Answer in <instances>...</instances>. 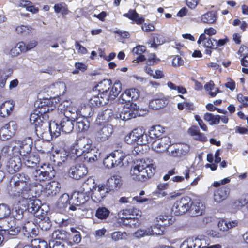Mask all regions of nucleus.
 <instances>
[{"instance_id":"1","label":"nucleus","mask_w":248,"mask_h":248,"mask_svg":"<svg viewBox=\"0 0 248 248\" xmlns=\"http://www.w3.org/2000/svg\"><path fill=\"white\" fill-rule=\"evenodd\" d=\"M11 182L15 189V196L30 199L32 197L30 188L31 181L29 176L23 173H17L13 176Z\"/></svg>"},{"instance_id":"2","label":"nucleus","mask_w":248,"mask_h":248,"mask_svg":"<svg viewBox=\"0 0 248 248\" xmlns=\"http://www.w3.org/2000/svg\"><path fill=\"white\" fill-rule=\"evenodd\" d=\"M93 179L89 178L82 185L80 191L74 192L71 197L73 204L69 207L70 210H77V207L85 203L91 198V191L93 188Z\"/></svg>"},{"instance_id":"3","label":"nucleus","mask_w":248,"mask_h":248,"mask_svg":"<svg viewBox=\"0 0 248 248\" xmlns=\"http://www.w3.org/2000/svg\"><path fill=\"white\" fill-rule=\"evenodd\" d=\"M155 169L153 165H136L131 168L130 173L132 179L143 182L153 176Z\"/></svg>"},{"instance_id":"4","label":"nucleus","mask_w":248,"mask_h":248,"mask_svg":"<svg viewBox=\"0 0 248 248\" xmlns=\"http://www.w3.org/2000/svg\"><path fill=\"white\" fill-rule=\"evenodd\" d=\"M165 230L163 225L157 223L149 228L138 229L134 233L133 236L136 238L140 239L145 236L161 235L164 234Z\"/></svg>"},{"instance_id":"5","label":"nucleus","mask_w":248,"mask_h":248,"mask_svg":"<svg viewBox=\"0 0 248 248\" xmlns=\"http://www.w3.org/2000/svg\"><path fill=\"white\" fill-rule=\"evenodd\" d=\"M147 137V134L141 129L136 128L125 137L124 140L128 144L146 145L148 141Z\"/></svg>"},{"instance_id":"6","label":"nucleus","mask_w":248,"mask_h":248,"mask_svg":"<svg viewBox=\"0 0 248 248\" xmlns=\"http://www.w3.org/2000/svg\"><path fill=\"white\" fill-rule=\"evenodd\" d=\"M32 175L36 181H45L49 180L54 177L55 171L50 164H44L38 169L32 172Z\"/></svg>"},{"instance_id":"7","label":"nucleus","mask_w":248,"mask_h":248,"mask_svg":"<svg viewBox=\"0 0 248 248\" xmlns=\"http://www.w3.org/2000/svg\"><path fill=\"white\" fill-rule=\"evenodd\" d=\"M84 144L85 154H84V161L87 162H93L97 160L100 156V153L99 150L92 145V141L88 138H84L81 141Z\"/></svg>"},{"instance_id":"8","label":"nucleus","mask_w":248,"mask_h":248,"mask_svg":"<svg viewBox=\"0 0 248 248\" xmlns=\"http://www.w3.org/2000/svg\"><path fill=\"white\" fill-rule=\"evenodd\" d=\"M49 108H46L44 110L41 109L39 112L42 114V120H39V123L34 125L35 133L38 138L43 139V135L47 132L49 126L48 115L47 112L49 111Z\"/></svg>"},{"instance_id":"9","label":"nucleus","mask_w":248,"mask_h":248,"mask_svg":"<svg viewBox=\"0 0 248 248\" xmlns=\"http://www.w3.org/2000/svg\"><path fill=\"white\" fill-rule=\"evenodd\" d=\"M125 154L115 151L108 155L104 159L103 164L108 169H111L116 166H122L123 161L125 158Z\"/></svg>"},{"instance_id":"10","label":"nucleus","mask_w":248,"mask_h":248,"mask_svg":"<svg viewBox=\"0 0 248 248\" xmlns=\"http://www.w3.org/2000/svg\"><path fill=\"white\" fill-rule=\"evenodd\" d=\"M93 185V188L91 191V198L94 202H100L104 200L111 190L107 185L100 184L97 186L94 179Z\"/></svg>"},{"instance_id":"11","label":"nucleus","mask_w":248,"mask_h":248,"mask_svg":"<svg viewBox=\"0 0 248 248\" xmlns=\"http://www.w3.org/2000/svg\"><path fill=\"white\" fill-rule=\"evenodd\" d=\"M69 111L64 113L63 117L59 121L62 132L63 133H70L74 128L75 115L77 114L74 112L72 115H69Z\"/></svg>"},{"instance_id":"12","label":"nucleus","mask_w":248,"mask_h":248,"mask_svg":"<svg viewBox=\"0 0 248 248\" xmlns=\"http://www.w3.org/2000/svg\"><path fill=\"white\" fill-rule=\"evenodd\" d=\"M191 201L188 196H185L177 200L172 207V211L176 216L182 215L188 211Z\"/></svg>"},{"instance_id":"13","label":"nucleus","mask_w":248,"mask_h":248,"mask_svg":"<svg viewBox=\"0 0 248 248\" xmlns=\"http://www.w3.org/2000/svg\"><path fill=\"white\" fill-rule=\"evenodd\" d=\"M53 102L50 99L44 98L40 101V103L37 105L38 109H36L34 112L31 114L30 116V121L31 124H34V125L36 123H39V120H42V114H40L39 111L41 109L44 110L46 108H49L51 106Z\"/></svg>"},{"instance_id":"14","label":"nucleus","mask_w":248,"mask_h":248,"mask_svg":"<svg viewBox=\"0 0 248 248\" xmlns=\"http://www.w3.org/2000/svg\"><path fill=\"white\" fill-rule=\"evenodd\" d=\"M190 150L189 146L185 143L172 144L168 150L169 155L173 157L181 158L186 155Z\"/></svg>"},{"instance_id":"15","label":"nucleus","mask_w":248,"mask_h":248,"mask_svg":"<svg viewBox=\"0 0 248 248\" xmlns=\"http://www.w3.org/2000/svg\"><path fill=\"white\" fill-rule=\"evenodd\" d=\"M139 109V107L136 103L131 102L129 107L124 108L121 113L116 115V118H120L123 121H127L135 118L140 115Z\"/></svg>"},{"instance_id":"16","label":"nucleus","mask_w":248,"mask_h":248,"mask_svg":"<svg viewBox=\"0 0 248 248\" xmlns=\"http://www.w3.org/2000/svg\"><path fill=\"white\" fill-rule=\"evenodd\" d=\"M38 201L34 198L32 195V197L28 200L26 203V212L33 215L36 217L40 218L42 214H43V210L41 208V206L38 203Z\"/></svg>"},{"instance_id":"17","label":"nucleus","mask_w":248,"mask_h":248,"mask_svg":"<svg viewBox=\"0 0 248 248\" xmlns=\"http://www.w3.org/2000/svg\"><path fill=\"white\" fill-rule=\"evenodd\" d=\"M20 198L17 202L13 204L12 214L16 219L20 220L22 219L24 216V214L26 212V203L28 199L23 198Z\"/></svg>"},{"instance_id":"18","label":"nucleus","mask_w":248,"mask_h":248,"mask_svg":"<svg viewBox=\"0 0 248 248\" xmlns=\"http://www.w3.org/2000/svg\"><path fill=\"white\" fill-rule=\"evenodd\" d=\"M23 231L24 237L31 242L33 238L37 236L39 233L38 227L31 221H28L25 223Z\"/></svg>"},{"instance_id":"19","label":"nucleus","mask_w":248,"mask_h":248,"mask_svg":"<svg viewBox=\"0 0 248 248\" xmlns=\"http://www.w3.org/2000/svg\"><path fill=\"white\" fill-rule=\"evenodd\" d=\"M122 215L130 216V227L136 228L140 224V218L141 217V212L136 209H125L121 211Z\"/></svg>"},{"instance_id":"20","label":"nucleus","mask_w":248,"mask_h":248,"mask_svg":"<svg viewBox=\"0 0 248 248\" xmlns=\"http://www.w3.org/2000/svg\"><path fill=\"white\" fill-rule=\"evenodd\" d=\"M17 126L15 121H10L0 129V140H6L14 135Z\"/></svg>"},{"instance_id":"21","label":"nucleus","mask_w":248,"mask_h":248,"mask_svg":"<svg viewBox=\"0 0 248 248\" xmlns=\"http://www.w3.org/2000/svg\"><path fill=\"white\" fill-rule=\"evenodd\" d=\"M88 172L87 168L83 164H78L72 166L69 170V176L74 179L79 180Z\"/></svg>"},{"instance_id":"22","label":"nucleus","mask_w":248,"mask_h":248,"mask_svg":"<svg viewBox=\"0 0 248 248\" xmlns=\"http://www.w3.org/2000/svg\"><path fill=\"white\" fill-rule=\"evenodd\" d=\"M113 132V128L111 124H106L98 129L95 133L96 140L98 142L105 141L108 140Z\"/></svg>"},{"instance_id":"23","label":"nucleus","mask_w":248,"mask_h":248,"mask_svg":"<svg viewBox=\"0 0 248 248\" xmlns=\"http://www.w3.org/2000/svg\"><path fill=\"white\" fill-rule=\"evenodd\" d=\"M73 204L71 202V198L67 193L62 194L58 200L56 205L57 211L62 214L64 213L65 212L67 211L69 207Z\"/></svg>"},{"instance_id":"24","label":"nucleus","mask_w":248,"mask_h":248,"mask_svg":"<svg viewBox=\"0 0 248 248\" xmlns=\"http://www.w3.org/2000/svg\"><path fill=\"white\" fill-rule=\"evenodd\" d=\"M112 82L110 79H104L99 82L93 88L98 91L103 98L108 99V93L111 88Z\"/></svg>"},{"instance_id":"25","label":"nucleus","mask_w":248,"mask_h":248,"mask_svg":"<svg viewBox=\"0 0 248 248\" xmlns=\"http://www.w3.org/2000/svg\"><path fill=\"white\" fill-rule=\"evenodd\" d=\"M153 146L156 149L157 152H163L170 150V140L167 136L162 137L156 140L152 141Z\"/></svg>"},{"instance_id":"26","label":"nucleus","mask_w":248,"mask_h":248,"mask_svg":"<svg viewBox=\"0 0 248 248\" xmlns=\"http://www.w3.org/2000/svg\"><path fill=\"white\" fill-rule=\"evenodd\" d=\"M77 115H75L74 127L76 131L82 132L87 131L90 127V122L87 118L79 116V113L77 112Z\"/></svg>"},{"instance_id":"27","label":"nucleus","mask_w":248,"mask_h":248,"mask_svg":"<svg viewBox=\"0 0 248 248\" xmlns=\"http://www.w3.org/2000/svg\"><path fill=\"white\" fill-rule=\"evenodd\" d=\"M22 164L19 158L14 157L10 158L6 163L5 169L10 174H14L19 170Z\"/></svg>"},{"instance_id":"28","label":"nucleus","mask_w":248,"mask_h":248,"mask_svg":"<svg viewBox=\"0 0 248 248\" xmlns=\"http://www.w3.org/2000/svg\"><path fill=\"white\" fill-rule=\"evenodd\" d=\"M32 144V140L30 137L26 138L21 142L19 152L22 157L31 154Z\"/></svg>"},{"instance_id":"29","label":"nucleus","mask_w":248,"mask_h":248,"mask_svg":"<svg viewBox=\"0 0 248 248\" xmlns=\"http://www.w3.org/2000/svg\"><path fill=\"white\" fill-rule=\"evenodd\" d=\"M230 189L227 186H222L216 189L214 194V198L217 202H220L226 200L229 196Z\"/></svg>"},{"instance_id":"30","label":"nucleus","mask_w":248,"mask_h":248,"mask_svg":"<svg viewBox=\"0 0 248 248\" xmlns=\"http://www.w3.org/2000/svg\"><path fill=\"white\" fill-rule=\"evenodd\" d=\"M164 132V128L160 125L153 126L147 134L148 143H151L155 139L159 138Z\"/></svg>"},{"instance_id":"31","label":"nucleus","mask_w":248,"mask_h":248,"mask_svg":"<svg viewBox=\"0 0 248 248\" xmlns=\"http://www.w3.org/2000/svg\"><path fill=\"white\" fill-rule=\"evenodd\" d=\"M68 151L63 149L55 151V154L53 155L54 161L57 166H60L62 163H65L66 161H69Z\"/></svg>"},{"instance_id":"32","label":"nucleus","mask_w":248,"mask_h":248,"mask_svg":"<svg viewBox=\"0 0 248 248\" xmlns=\"http://www.w3.org/2000/svg\"><path fill=\"white\" fill-rule=\"evenodd\" d=\"M70 234L62 229L56 230L52 233V237L55 238V240L60 241L66 244L70 243Z\"/></svg>"},{"instance_id":"33","label":"nucleus","mask_w":248,"mask_h":248,"mask_svg":"<svg viewBox=\"0 0 248 248\" xmlns=\"http://www.w3.org/2000/svg\"><path fill=\"white\" fill-rule=\"evenodd\" d=\"M97 118L100 123H107L111 122L113 119L117 118L111 109L107 108L99 113Z\"/></svg>"},{"instance_id":"34","label":"nucleus","mask_w":248,"mask_h":248,"mask_svg":"<svg viewBox=\"0 0 248 248\" xmlns=\"http://www.w3.org/2000/svg\"><path fill=\"white\" fill-rule=\"evenodd\" d=\"M168 100L163 95L159 98H155L149 102V107L154 110H157L165 107L168 103Z\"/></svg>"},{"instance_id":"35","label":"nucleus","mask_w":248,"mask_h":248,"mask_svg":"<svg viewBox=\"0 0 248 248\" xmlns=\"http://www.w3.org/2000/svg\"><path fill=\"white\" fill-rule=\"evenodd\" d=\"M23 159L27 167L33 168L40 161V157L37 154H30L23 157Z\"/></svg>"},{"instance_id":"36","label":"nucleus","mask_w":248,"mask_h":248,"mask_svg":"<svg viewBox=\"0 0 248 248\" xmlns=\"http://www.w3.org/2000/svg\"><path fill=\"white\" fill-rule=\"evenodd\" d=\"M238 220H227L222 219L220 220L218 223V227L220 230L222 231H227L229 229L236 227L238 224Z\"/></svg>"},{"instance_id":"37","label":"nucleus","mask_w":248,"mask_h":248,"mask_svg":"<svg viewBox=\"0 0 248 248\" xmlns=\"http://www.w3.org/2000/svg\"><path fill=\"white\" fill-rule=\"evenodd\" d=\"M60 184L56 181H53L47 185L46 193L47 196H55L60 192Z\"/></svg>"},{"instance_id":"38","label":"nucleus","mask_w":248,"mask_h":248,"mask_svg":"<svg viewBox=\"0 0 248 248\" xmlns=\"http://www.w3.org/2000/svg\"><path fill=\"white\" fill-rule=\"evenodd\" d=\"M189 209L188 212L191 216H198L202 215L204 211V207L203 205L200 203L198 205L194 204L193 202L191 201L190 205L189 206Z\"/></svg>"},{"instance_id":"39","label":"nucleus","mask_w":248,"mask_h":248,"mask_svg":"<svg viewBox=\"0 0 248 248\" xmlns=\"http://www.w3.org/2000/svg\"><path fill=\"white\" fill-rule=\"evenodd\" d=\"M14 106L10 101H6L3 103L0 107V115L2 117H6L9 116L13 110Z\"/></svg>"},{"instance_id":"40","label":"nucleus","mask_w":248,"mask_h":248,"mask_svg":"<svg viewBox=\"0 0 248 248\" xmlns=\"http://www.w3.org/2000/svg\"><path fill=\"white\" fill-rule=\"evenodd\" d=\"M121 185V180L120 177L117 175L111 177L108 180L107 182V186L111 191L114 188L120 187Z\"/></svg>"},{"instance_id":"41","label":"nucleus","mask_w":248,"mask_h":248,"mask_svg":"<svg viewBox=\"0 0 248 248\" xmlns=\"http://www.w3.org/2000/svg\"><path fill=\"white\" fill-rule=\"evenodd\" d=\"M60 125L59 121L57 122L54 121L52 123L49 122L48 130L52 137H57L62 132L61 129L60 128Z\"/></svg>"},{"instance_id":"42","label":"nucleus","mask_w":248,"mask_h":248,"mask_svg":"<svg viewBox=\"0 0 248 248\" xmlns=\"http://www.w3.org/2000/svg\"><path fill=\"white\" fill-rule=\"evenodd\" d=\"M122 89L121 83L120 81L117 80L115 82L111 88L108 93V99H114L120 93Z\"/></svg>"},{"instance_id":"43","label":"nucleus","mask_w":248,"mask_h":248,"mask_svg":"<svg viewBox=\"0 0 248 248\" xmlns=\"http://www.w3.org/2000/svg\"><path fill=\"white\" fill-rule=\"evenodd\" d=\"M219 115H214L211 113H206L204 114V120L208 122L210 125H217L220 122Z\"/></svg>"},{"instance_id":"44","label":"nucleus","mask_w":248,"mask_h":248,"mask_svg":"<svg viewBox=\"0 0 248 248\" xmlns=\"http://www.w3.org/2000/svg\"><path fill=\"white\" fill-rule=\"evenodd\" d=\"M110 211L105 207H99L96 210L95 216L100 219H106L110 214Z\"/></svg>"},{"instance_id":"45","label":"nucleus","mask_w":248,"mask_h":248,"mask_svg":"<svg viewBox=\"0 0 248 248\" xmlns=\"http://www.w3.org/2000/svg\"><path fill=\"white\" fill-rule=\"evenodd\" d=\"M39 218L41 219L39 222V226L42 230L47 231L51 228L52 223L49 217L46 216L44 217L42 214L41 217Z\"/></svg>"},{"instance_id":"46","label":"nucleus","mask_w":248,"mask_h":248,"mask_svg":"<svg viewBox=\"0 0 248 248\" xmlns=\"http://www.w3.org/2000/svg\"><path fill=\"white\" fill-rule=\"evenodd\" d=\"M136 201L139 203H143L149 201V199L135 196L133 198L122 197L120 198L119 202L121 203H126L131 202L132 201Z\"/></svg>"},{"instance_id":"47","label":"nucleus","mask_w":248,"mask_h":248,"mask_svg":"<svg viewBox=\"0 0 248 248\" xmlns=\"http://www.w3.org/2000/svg\"><path fill=\"white\" fill-rule=\"evenodd\" d=\"M216 14L215 12H208L201 17L202 21L205 23L212 24L216 20Z\"/></svg>"},{"instance_id":"48","label":"nucleus","mask_w":248,"mask_h":248,"mask_svg":"<svg viewBox=\"0 0 248 248\" xmlns=\"http://www.w3.org/2000/svg\"><path fill=\"white\" fill-rule=\"evenodd\" d=\"M108 99H105L103 98V96L99 94V93L97 95H94L93 97H92L90 100V103L93 105H103L108 103Z\"/></svg>"},{"instance_id":"49","label":"nucleus","mask_w":248,"mask_h":248,"mask_svg":"<svg viewBox=\"0 0 248 248\" xmlns=\"http://www.w3.org/2000/svg\"><path fill=\"white\" fill-rule=\"evenodd\" d=\"M19 7H25L26 10L31 12L33 14L37 13L38 12V8L32 5L31 1L28 0L20 1L18 4Z\"/></svg>"},{"instance_id":"50","label":"nucleus","mask_w":248,"mask_h":248,"mask_svg":"<svg viewBox=\"0 0 248 248\" xmlns=\"http://www.w3.org/2000/svg\"><path fill=\"white\" fill-rule=\"evenodd\" d=\"M92 109V108L89 105L81 107L80 110H79V116L88 119L93 113Z\"/></svg>"},{"instance_id":"51","label":"nucleus","mask_w":248,"mask_h":248,"mask_svg":"<svg viewBox=\"0 0 248 248\" xmlns=\"http://www.w3.org/2000/svg\"><path fill=\"white\" fill-rule=\"evenodd\" d=\"M193 238L194 248H221L222 246L219 244L211 245L210 247L202 246V238L197 237Z\"/></svg>"},{"instance_id":"52","label":"nucleus","mask_w":248,"mask_h":248,"mask_svg":"<svg viewBox=\"0 0 248 248\" xmlns=\"http://www.w3.org/2000/svg\"><path fill=\"white\" fill-rule=\"evenodd\" d=\"M11 213V210L7 205L4 203L0 204V219L7 218Z\"/></svg>"},{"instance_id":"53","label":"nucleus","mask_w":248,"mask_h":248,"mask_svg":"<svg viewBox=\"0 0 248 248\" xmlns=\"http://www.w3.org/2000/svg\"><path fill=\"white\" fill-rule=\"evenodd\" d=\"M54 11L56 13H61L62 15L68 14V9L67 5L64 3H60L56 4L54 6Z\"/></svg>"},{"instance_id":"54","label":"nucleus","mask_w":248,"mask_h":248,"mask_svg":"<svg viewBox=\"0 0 248 248\" xmlns=\"http://www.w3.org/2000/svg\"><path fill=\"white\" fill-rule=\"evenodd\" d=\"M32 245H34L35 248H48V245L46 241L40 239L32 240Z\"/></svg>"},{"instance_id":"55","label":"nucleus","mask_w":248,"mask_h":248,"mask_svg":"<svg viewBox=\"0 0 248 248\" xmlns=\"http://www.w3.org/2000/svg\"><path fill=\"white\" fill-rule=\"evenodd\" d=\"M190 170L188 169H186L183 172L184 177L182 176H175L171 178V180L175 182H181L184 180V178L186 180H188L189 178Z\"/></svg>"},{"instance_id":"56","label":"nucleus","mask_w":248,"mask_h":248,"mask_svg":"<svg viewBox=\"0 0 248 248\" xmlns=\"http://www.w3.org/2000/svg\"><path fill=\"white\" fill-rule=\"evenodd\" d=\"M170 216L166 215H160L156 217L157 221L158 222L161 221L162 225L165 227L166 226L169 225L171 223V219L170 218Z\"/></svg>"},{"instance_id":"57","label":"nucleus","mask_w":248,"mask_h":248,"mask_svg":"<svg viewBox=\"0 0 248 248\" xmlns=\"http://www.w3.org/2000/svg\"><path fill=\"white\" fill-rule=\"evenodd\" d=\"M20 227L18 226H11L7 229H4L5 233H7L10 235L15 236L17 235L20 231Z\"/></svg>"},{"instance_id":"58","label":"nucleus","mask_w":248,"mask_h":248,"mask_svg":"<svg viewBox=\"0 0 248 248\" xmlns=\"http://www.w3.org/2000/svg\"><path fill=\"white\" fill-rule=\"evenodd\" d=\"M126 236V233L124 232H122L120 231L114 232L111 234V238L115 241H117L123 239Z\"/></svg>"},{"instance_id":"59","label":"nucleus","mask_w":248,"mask_h":248,"mask_svg":"<svg viewBox=\"0 0 248 248\" xmlns=\"http://www.w3.org/2000/svg\"><path fill=\"white\" fill-rule=\"evenodd\" d=\"M82 140H81L79 141H78V144H80L81 146H83V148L82 149H78L75 147V150L74 151L75 152V154L76 155L75 156H73V157H78L80 156H83L84 157V154H85V151H84V144L86 143H83L81 141Z\"/></svg>"},{"instance_id":"60","label":"nucleus","mask_w":248,"mask_h":248,"mask_svg":"<svg viewBox=\"0 0 248 248\" xmlns=\"http://www.w3.org/2000/svg\"><path fill=\"white\" fill-rule=\"evenodd\" d=\"M12 148L11 143H9L4 145L1 151L2 154L5 156L10 155L12 152Z\"/></svg>"},{"instance_id":"61","label":"nucleus","mask_w":248,"mask_h":248,"mask_svg":"<svg viewBox=\"0 0 248 248\" xmlns=\"http://www.w3.org/2000/svg\"><path fill=\"white\" fill-rule=\"evenodd\" d=\"M165 42V39L161 35L156 34L153 37V43L152 45H155V47L157 46V45H161Z\"/></svg>"},{"instance_id":"62","label":"nucleus","mask_w":248,"mask_h":248,"mask_svg":"<svg viewBox=\"0 0 248 248\" xmlns=\"http://www.w3.org/2000/svg\"><path fill=\"white\" fill-rule=\"evenodd\" d=\"M49 248H65V243L58 240H53L49 242Z\"/></svg>"},{"instance_id":"63","label":"nucleus","mask_w":248,"mask_h":248,"mask_svg":"<svg viewBox=\"0 0 248 248\" xmlns=\"http://www.w3.org/2000/svg\"><path fill=\"white\" fill-rule=\"evenodd\" d=\"M193 238L185 240L180 245V248H194Z\"/></svg>"},{"instance_id":"64","label":"nucleus","mask_w":248,"mask_h":248,"mask_svg":"<svg viewBox=\"0 0 248 248\" xmlns=\"http://www.w3.org/2000/svg\"><path fill=\"white\" fill-rule=\"evenodd\" d=\"M127 93L128 94H131V98L132 101L136 100L139 97V93L138 89L135 88H132L127 90Z\"/></svg>"}]
</instances>
